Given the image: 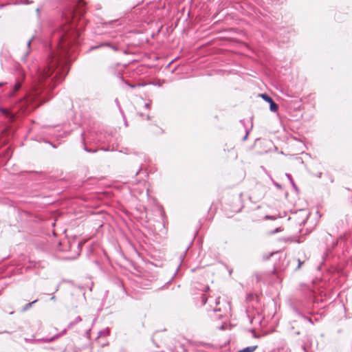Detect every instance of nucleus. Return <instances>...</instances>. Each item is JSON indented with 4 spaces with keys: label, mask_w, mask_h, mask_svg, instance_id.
<instances>
[{
    "label": "nucleus",
    "mask_w": 352,
    "mask_h": 352,
    "mask_svg": "<svg viewBox=\"0 0 352 352\" xmlns=\"http://www.w3.org/2000/svg\"><path fill=\"white\" fill-rule=\"evenodd\" d=\"M0 111H1L3 114L6 115V116H10V111H9V110H8V109H3V108H1V107H0Z\"/></svg>",
    "instance_id": "39448f33"
},
{
    "label": "nucleus",
    "mask_w": 352,
    "mask_h": 352,
    "mask_svg": "<svg viewBox=\"0 0 352 352\" xmlns=\"http://www.w3.org/2000/svg\"><path fill=\"white\" fill-rule=\"evenodd\" d=\"M260 97H261L263 100H265L266 102H267L269 103L272 100V98L270 97L266 94H260Z\"/></svg>",
    "instance_id": "20e7f679"
},
{
    "label": "nucleus",
    "mask_w": 352,
    "mask_h": 352,
    "mask_svg": "<svg viewBox=\"0 0 352 352\" xmlns=\"http://www.w3.org/2000/svg\"><path fill=\"white\" fill-rule=\"evenodd\" d=\"M35 302H36V301H33L32 302L29 303V304L28 305V307L31 306V305H32V303Z\"/></svg>",
    "instance_id": "6e6552de"
},
{
    "label": "nucleus",
    "mask_w": 352,
    "mask_h": 352,
    "mask_svg": "<svg viewBox=\"0 0 352 352\" xmlns=\"http://www.w3.org/2000/svg\"><path fill=\"white\" fill-rule=\"evenodd\" d=\"M257 345L247 346L237 352H254L257 349Z\"/></svg>",
    "instance_id": "f03ea898"
},
{
    "label": "nucleus",
    "mask_w": 352,
    "mask_h": 352,
    "mask_svg": "<svg viewBox=\"0 0 352 352\" xmlns=\"http://www.w3.org/2000/svg\"><path fill=\"white\" fill-rule=\"evenodd\" d=\"M298 268L299 269L301 267V265H302L303 261H301L300 259H298Z\"/></svg>",
    "instance_id": "0eeeda50"
},
{
    "label": "nucleus",
    "mask_w": 352,
    "mask_h": 352,
    "mask_svg": "<svg viewBox=\"0 0 352 352\" xmlns=\"http://www.w3.org/2000/svg\"><path fill=\"white\" fill-rule=\"evenodd\" d=\"M3 83L0 82V87L2 86Z\"/></svg>",
    "instance_id": "1a4fd4ad"
},
{
    "label": "nucleus",
    "mask_w": 352,
    "mask_h": 352,
    "mask_svg": "<svg viewBox=\"0 0 352 352\" xmlns=\"http://www.w3.org/2000/svg\"><path fill=\"white\" fill-rule=\"evenodd\" d=\"M21 87V82H18L15 84L14 87V91L16 92Z\"/></svg>",
    "instance_id": "423d86ee"
},
{
    "label": "nucleus",
    "mask_w": 352,
    "mask_h": 352,
    "mask_svg": "<svg viewBox=\"0 0 352 352\" xmlns=\"http://www.w3.org/2000/svg\"><path fill=\"white\" fill-rule=\"evenodd\" d=\"M270 110L272 111L276 112L278 110V105L274 102L272 100L270 102Z\"/></svg>",
    "instance_id": "7ed1b4c3"
},
{
    "label": "nucleus",
    "mask_w": 352,
    "mask_h": 352,
    "mask_svg": "<svg viewBox=\"0 0 352 352\" xmlns=\"http://www.w3.org/2000/svg\"><path fill=\"white\" fill-rule=\"evenodd\" d=\"M76 21L74 18L69 19H65V23L60 27V30L54 33V36L58 40V52L52 58L48 63L47 68L38 73V80L43 81L48 78L52 73L54 68L60 58H62L67 54L65 43L68 45L76 42V38L80 36L78 30L74 29Z\"/></svg>",
    "instance_id": "f257e3e1"
}]
</instances>
